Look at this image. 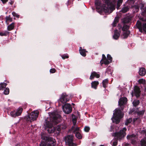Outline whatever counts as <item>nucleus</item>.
<instances>
[{"instance_id":"obj_1","label":"nucleus","mask_w":146,"mask_h":146,"mask_svg":"<svg viewBox=\"0 0 146 146\" xmlns=\"http://www.w3.org/2000/svg\"><path fill=\"white\" fill-rule=\"evenodd\" d=\"M49 115L50 117L45 120L44 125L49 133H52L55 132V127H53V125L56 124L60 121L61 117L57 111L50 112Z\"/></svg>"},{"instance_id":"obj_2","label":"nucleus","mask_w":146,"mask_h":146,"mask_svg":"<svg viewBox=\"0 0 146 146\" xmlns=\"http://www.w3.org/2000/svg\"><path fill=\"white\" fill-rule=\"evenodd\" d=\"M106 4L104 7H101L100 1L98 0L95 1V4L96 5L97 11L99 13L102 11L105 13H111L115 9V4L114 2V0H105Z\"/></svg>"},{"instance_id":"obj_3","label":"nucleus","mask_w":146,"mask_h":146,"mask_svg":"<svg viewBox=\"0 0 146 146\" xmlns=\"http://www.w3.org/2000/svg\"><path fill=\"white\" fill-rule=\"evenodd\" d=\"M120 108L115 110L113 114V117L111 119L113 123L116 124L120 122V119L122 117L123 114Z\"/></svg>"},{"instance_id":"obj_4","label":"nucleus","mask_w":146,"mask_h":146,"mask_svg":"<svg viewBox=\"0 0 146 146\" xmlns=\"http://www.w3.org/2000/svg\"><path fill=\"white\" fill-rule=\"evenodd\" d=\"M42 139L43 142H45L48 146H55L56 144V141L54 139L48 136H47L44 133L41 135Z\"/></svg>"},{"instance_id":"obj_5","label":"nucleus","mask_w":146,"mask_h":146,"mask_svg":"<svg viewBox=\"0 0 146 146\" xmlns=\"http://www.w3.org/2000/svg\"><path fill=\"white\" fill-rule=\"evenodd\" d=\"M39 113V112L38 110L34 111L26 117L25 119L27 121L31 122L36 119Z\"/></svg>"},{"instance_id":"obj_6","label":"nucleus","mask_w":146,"mask_h":146,"mask_svg":"<svg viewBox=\"0 0 146 146\" xmlns=\"http://www.w3.org/2000/svg\"><path fill=\"white\" fill-rule=\"evenodd\" d=\"M126 130V128H124L123 129L120 130L119 132L114 133L113 135L117 139H121L126 135L125 131Z\"/></svg>"},{"instance_id":"obj_7","label":"nucleus","mask_w":146,"mask_h":146,"mask_svg":"<svg viewBox=\"0 0 146 146\" xmlns=\"http://www.w3.org/2000/svg\"><path fill=\"white\" fill-rule=\"evenodd\" d=\"M66 143L69 146H76V145L73 143V136L72 135H68L65 137L64 139Z\"/></svg>"},{"instance_id":"obj_8","label":"nucleus","mask_w":146,"mask_h":146,"mask_svg":"<svg viewBox=\"0 0 146 146\" xmlns=\"http://www.w3.org/2000/svg\"><path fill=\"white\" fill-rule=\"evenodd\" d=\"M72 121L74 124V126L72 127V129L73 131L76 133L77 132L80 131V130L79 127H77L75 124L76 122V118L75 115H72Z\"/></svg>"},{"instance_id":"obj_9","label":"nucleus","mask_w":146,"mask_h":146,"mask_svg":"<svg viewBox=\"0 0 146 146\" xmlns=\"http://www.w3.org/2000/svg\"><path fill=\"white\" fill-rule=\"evenodd\" d=\"M102 58L101 61H103L104 63L105 64H108L110 63L112 60V58L109 54H108L107 58L104 54L102 55Z\"/></svg>"},{"instance_id":"obj_10","label":"nucleus","mask_w":146,"mask_h":146,"mask_svg":"<svg viewBox=\"0 0 146 146\" xmlns=\"http://www.w3.org/2000/svg\"><path fill=\"white\" fill-rule=\"evenodd\" d=\"M136 26L139 31L142 32L143 30L146 32V23H144L142 25L139 21H137L136 23Z\"/></svg>"},{"instance_id":"obj_11","label":"nucleus","mask_w":146,"mask_h":146,"mask_svg":"<svg viewBox=\"0 0 146 146\" xmlns=\"http://www.w3.org/2000/svg\"><path fill=\"white\" fill-rule=\"evenodd\" d=\"M69 96L65 94H62L61 97L58 100V102L59 103L61 102L62 104H64L69 101Z\"/></svg>"},{"instance_id":"obj_12","label":"nucleus","mask_w":146,"mask_h":146,"mask_svg":"<svg viewBox=\"0 0 146 146\" xmlns=\"http://www.w3.org/2000/svg\"><path fill=\"white\" fill-rule=\"evenodd\" d=\"M64 111L66 114L70 113L72 110V108L70 105L68 104H66L62 106Z\"/></svg>"},{"instance_id":"obj_13","label":"nucleus","mask_w":146,"mask_h":146,"mask_svg":"<svg viewBox=\"0 0 146 146\" xmlns=\"http://www.w3.org/2000/svg\"><path fill=\"white\" fill-rule=\"evenodd\" d=\"M127 101V99L126 98H120L118 102L119 106L120 107L121 110H122L123 108V105L125 104Z\"/></svg>"},{"instance_id":"obj_14","label":"nucleus","mask_w":146,"mask_h":146,"mask_svg":"<svg viewBox=\"0 0 146 146\" xmlns=\"http://www.w3.org/2000/svg\"><path fill=\"white\" fill-rule=\"evenodd\" d=\"M131 95L132 96H135L137 97H138L140 95V91L139 88L137 86H135L134 91L132 92Z\"/></svg>"},{"instance_id":"obj_15","label":"nucleus","mask_w":146,"mask_h":146,"mask_svg":"<svg viewBox=\"0 0 146 146\" xmlns=\"http://www.w3.org/2000/svg\"><path fill=\"white\" fill-rule=\"evenodd\" d=\"M127 139L129 140L130 139L131 141V143L134 144L136 142L137 137L135 135L133 134L132 135H127Z\"/></svg>"},{"instance_id":"obj_16","label":"nucleus","mask_w":146,"mask_h":146,"mask_svg":"<svg viewBox=\"0 0 146 146\" xmlns=\"http://www.w3.org/2000/svg\"><path fill=\"white\" fill-rule=\"evenodd\" d=\"M94 77H96L97 78H99L100 77L99 75L95 72H93L91 73L90 77V79L92 80Z\"/></svg>"},{"instance_id":"obj_17","label":"nucleus","mask_w":146,"mask_h":146,"mask_svg":"<svg viewBox=\"0 0 146 146\" xmlns=\"http://www.w3.org/2000/svg\"><path fill=\"white\" fill-rule=\"evenodd\" d=\"M139 72L140 75L141 76H144L146 73V71L144 68H141L140 69Z\"/></svg>"},{"instance_id":"obj_18","label":"nucleus","mask_w":146,"mask_h":146,"mask_svg":"<svg viewBox=\"0 0 146 146\" xmlns=\"http://www.w3.org/2000/svg\"><path fill=\"white\" fill-rule=\"evenodd\" d=\"M79 51L81 55L83 56H86V52H87L86 51L85 49H82L81 47H80L79 48Z\"/></svg>"},{"instance_id":"obj_19","label":"nucleus","mask_w":146,"mask_h":146,"mask_svg":"<svg viewBox=\"0 0 146 146\" xmlns=\"http://www.w3.org/2000/svg\"><path fill=\"white\" fill-rule=\"evenodd\" d=\"M98 84L99 82L98 81H94L92 82L91 83L92 87L95 89H96Z\"/></svg>"},{"instance_id":"obj_20","label":"nucleus","mask_w":146,"mask_h":146,"mask_svg":"<svg viewBox=\"0 0 146 146\" xmlns=\"http://www.w3.org/2000/svg\"><path fill=\"white\" fill-rule=\"evenodd\" d=\"M120 35V33L117 30H116L115 31L114 34L113 36V38L115 39H117L119 36Z\"/></svg>"},{"instance_id":"obj_21","label":"nucleus","mask_w":146,"mask_h":146,"mask_svg":"<svg viewBox=\"0 0 146 146\" xmlns=\"http://www.w3.org/2000/svg\"><path fill=\"white\" fill-rule=\"evenodd\" d=\"M119 17H116L114 19V21L112 23L113 27H115L116 26V24L118 23L119 21Z\"/></svg>"},{"instance_id":"obj_22","label":"nucleus","mask_w":146,"mask_h":146,"mask_svg":"<svg viewBox=\"0 0 146 146\" xmlns=\"http://www.w3.org/2000/svg\"><path fill=\"white\" fill-rule=\"evenodd\" d=\"M14 27V23H13L7 27V30L11 31L13 29Z\"/></svg>"},{"instance_id":"obj_23","label":"nucleus","mask_w":146,"mask_h":146,"mask_svg":"<svg viewBox=\"0 0 146 146\" xmlns=\"http://www.w3.org/2000/svg\"><path fill=\"white\" fill-rule=\"evenodd\" d=\"M23 109L22 108H19L17 110V111L15 112L17 116L20 115L22 112Z\"/></svg>"},{"instance_id":"obj_24","label":"nucleus","mask_w":146,"mask_h":146,"mask_svg":"<svg viewBox=\"0 0 146 146\" xmlns=\"http://www.w3.org/2000/svg\"><path fill=\"white\" fill-rule=\"evenodd\" d=\"M6 23H7L8 25L9 23V22H10L12 21V19L10 17V16H7L6 17Z\"/></svg>"},{"instance_id":"obj_25","label":"nucleus","mask_w":146,"mask_h":146,"mask_svg":"<svg viewBox=\"0 0 146 146\" xmlns=\"http://www.w3.org/2000/svg\"><path fill=\"white\" fill-rule=\"evenodd\" d=\"M141 143L142 146H146V138L142 139L141 141Z\"/></svg>"},{"instance_id":"obj_26","label":"nucleus","mask_w":146,"mask_h":146,"mask_svg":"<svg viewBox=\"0 0 146 146\" xmlns=\"http://www.w3.org/2000/svg\"><path fill=\"white\" fill-rule=\"evenodd\" d=\"M6 83H3L0 84V90H3L4 88H5L7 85Z\"/></svg>"},{"instance_id":"obj_27","label":"nucleus","mask_w":146,"mask_h":146,"mask_svg":"<svg viewBox=\"0 0 146 146\" xmlns=\"http://www.w3.org/2000/svg\"><path fill=\"white\" fill-rule=\"evenodd\" d=\"M108 80L107 79L104 80L103 81L102 84L104 87L105 88L106 87V85L108 84Z\"/></svg>"},{"instance_id":"obj_28","label":"nucleus","mask_w":146,"mask_h":146,"mask_svg":"<svg viewBox=\"0 0 146 146\" xmlns=\"http://www.w3.org/2000/svg\"><path fill=\"white\" fill-rule=\"evenodd\" d=\"M75 133V135L76 137L79 139H81L82 136L80 133V131L79 132H77Z\"/></svg>"},{"instance_id":"obj_29","label":"nucleus","mask_w":146,"mask_h":146,"mask_svg":"<svg viewBox=\"0 0 146 146\" xmlns=\"http://www.w3.org/2000/svg\"><path fill=\"white\" fill-rule=\"evenodd\" d=\"M130 34V32L129 31H124L123 33V35L124 38H126Z\"/></svg>"},{"instance_id":"obj_30","label":"nucleus","mask_w":146,"mask_h":146,"mask_svg":"<svg viewBox=\"0 0 146 146\" xmlns=\"http://www.w3.org/2000/svg\"><path fill=\"white\" fill-rule=\"evenodd\" d=\"M138 82L140 84H145L146 83V80L143 78L139 80Z\"/></svg>"},{"instance_id":"obj_31","label":"nucleus","mask_w":146,"mask_h":146,"mask_svg":"<svg viewBox=\"0 0 146 146\" xmlns=\"http://www.w3.org/2000/svg\"><path fill=\"white\" fill-rule=\"evenodd\" d=\"M128 10H129L128 8L127 7H123L122 9L121 10V11L123 13H125L127 12Z\"/></svg>"},{"instance_id":"obj_32","label":"nucleus","mask_w":146,"mask_h":146,"mask_svg":"<svg viewBox=\"0 0 146 146\" xmlns=\"http://www.w3.org/2000/svg\"><path fill=\"white\" fill-rule=\"evenodd\" d=\"M139 103V102L138 100H135L133 102V105L135 106H136L138 105Z\"/></svg>"},{"instance_id":"obj_33","label":"nucleus","mask_w":146,"mask_h":146,"mask_svg":"<svg viewBox=\"0 0 146 146\" xmlns=\"http://www.w3.org/2000/svg\"><path fill=\"white\" fill-rule=\"evenodd\" d=\"M132 121V119L131 118H129V119H127L125 122V125H127L129 123H130Z\"/></svg>"},{"instance_id":"obj_34","label":"nucleus","mask_w":146,"mask_h":146,"mask_svg":"<svg viewBox=\"0 0 146 146\" xmlns=\"http://www.w3.org/2000/svg\"><path fill=\"white\" fill-rule=\"evenodd\" d=\"M129 27L127 25H124L122 29L123 31H127V30L129 29Z\"/></svg>"},{"instance_id":"obj_35","label":"nucleus","mask_w":146,"mask_h":146,"mask_svg":"<svg viewBox=\"0 0 146 146\" xmlns=\"http://www.w3.org/2000/svg\"><path fill=\"white\" fill-rule=\"evenodd\" d=\"M10 115L12 117H15L17 116L15 111H12L10 113Z\"/></svg>"},{"instance_id":"obj_36","label":"nucleus","mask_w":146,"mask_h":146,"mask_svg":"<svg viewBox=\"0 0 146 146\" xmlns=\"http://www.w3.org/2000/svg\"><path fill=\"white\" fill-rule=\"evenodd\" d=\"M9 90L8 88H6L4 92V93L5 95H7L9 93Z\"/></svg>"},{"instance_id":"obj_37","label":"nucleus","mask_w":146,"mask_h":146,"mask_svg":"<svg viewBox=\"0 0 146 146\" xmlns=\"http://www.w3.org/2000/svg\"><path fill=\"white\" fill-rule=\"evenodd\" d=\"M55 131L57 130L59 133L61 130V127H60V125H57L56 128L55 127Z\"/></svg>"},{"instance_id":"obj_38","label":"nucleus","mask_w":146,"mask_h":146,"mask_svg":"<svg viewBox=\"0 0 146 146\" xmlns=\"http://www.w3.org/2000/svg\"><path fill=\"white\" fill-rule=\"evenodd\" d=\"M129 19L127 18H125L123 20V22L124 23L129 22Z\"/></svg>"},{"instance_id":"obj_39","label":"nucleus","mask_w":146,"mask_h":146,"mask_svg":"<svg viewBox=\"0 0 146 146\" xmlns=\"http://www.w3.org/2000/svg\"><path fill=\"white\" fill-rule=\"evenodd\" d=\"M123 0H118L117 3V9L119 8V7L120 6V4L122 2Z\"/></svg>"},{"instance_id":"obj_40","label":"nucleus","mask_w":146,"mask_h":146,"mask_svg":"<svg viewBox=\"0 0 146 146\" xmlns=\"http://www.w3.org/2000/svg\"><path fill=\"white\" fill-rule=\"evenodd\" d=\"M12 14L14 17H16L17 18L19 17V15L16 13L15 12H13L12 13Z\"/></svg>"},{"instance_id":"obj_41","label":"nucleus","mask_w":146,"mask_h":146,"mask_svg":"<svg viewBox=\"0 0 146 146\" xmlns=\"http://www.w3.org/2000/svg\"><path fill=\"white\" fill-rule=\"evenodd\" d=\"M61 57H62V58L63 59H64L65 58H68V56L67 54H64L63 55L61 56Z\"/></svg>"},{"instance_id":"obj_42","label":"nucleus","mask_w":146,"mask_h":146,"mask_svg":"<svg viewBox=\"0 0 146 146\" xmlns=\"http://www.w3.org/2000/svg\"><path fill=\"white\" fill-rule=\"evenodd\" d=\"M90 129V128L88 126H86L84 128V130L85 131L88 132Z\"/></svg>"},{"instance_id":"obj_43","label":"nucleus","mask_w":146,"mask_h":146,"mask_svg":"<svg viewBox=\"0 0 146 146\" xmlns=\"http://www.w3.org/2000/svg\"><path fill=\"white\" fill-rule=\"evenodd\" d=\"M60 127H61V129H65L66 127V125H60Z\"/></svg>"},{"instance_id":"obj_44","label":"nucleus","mask_w":146,"mask_h":146,"mask_svg":"<svg viewBox=\"0 0 146 146\" xmlns=\"http://www.w3.org/2000/svg\"><path fill=\"white\" fill-rule=\"evenodd\" d=\"M56 70L54 68L51 69L50 70V72L51 73H54L55 72Z\"/></svg>"},{"instance_id":"obj_45","label":"nucleus","mask_w":146,"mask_h":146,"mask_svg":"<svg viewBox=\"0 0 146 146\" xmlns=\"http://www.w3.org/2000/svg\"><path fill=\"white\" fill-rule=\"evenodd\" d=\"M40 146H48V145L45 142H43L40 145Z\"/></svg>"},{"instance_id":"obj_46","label":"nucleus","mask_w":146,"mask_h":146,"mask_svg":"<svg viewBox=\"0 0 146 146\" xmlns=\"http://www.w3.org/2000/svg\"><path fill=\"white\" fill-rule=\"evenodd\" d=\"M7 33V32L5 33H0V35L1 36H6V33Z\"/></svg>"},{"instance_id":"obj_47","label":"nucleus","mask_w":146,"mask_h":146,"mask_svg":"<svg viewBox=\"0 0 146 146\" xmlns=\"http://www.w3.org/2000/svg\"><path fill=\"white\" fill-rule=\"evenodd\" d=\"M117 141H114L113 142V146H115L117 145Z\"/></svg>"},{"instance_id":"obj_48","label":"nucleus","mask_w":146,"mask_h":146,"mask_svg":"<svg viewBox=\"0 0 146 146\" xmlns=\"http://www.w3.org/2000/svg\"><path fill=\"white\" fill-rule=\"evenodd\" d=\"M1 1H2V3L4 4L6 3L7 1L8 0H1Z\"/></svg>"},{"instance_id":"obj_49","label":"nucleus","mask_w":146,"mask_h":146,"mask_svg":"<svg viewBox=\"0 0 146 146\" xmlns=\"http://www.w3.org/2000/svg\"><path fill=\"white\" fill-rule=\"evenodd\" d=\"M137 118L134 119H133V122H134L137 120Z\"/></svg>"},{"instance_id":"obj_50","label":"nucleus","mask_w":146,"mask_h":146,"mask_svg":"<svg viewBox=\"0 0 146 146\" xmlns=\"http://www.w3.org/2000/svg\"><path fill=\"white\" fill-rule=\"evenodd\" d=\"M9 3H10V4L12 5L13 3V1H11V2H9Z\"/></svg>"},{"instance_id":"obj_51","label":"nucleus","mask_w":146,"mask_h":146,"mask_svg":"<svg viewBox=\"0 0 146 146\" xmlns=\"http://www.w3.org/2000/svg\"><path fill=\"white\" fill-rule=\"evenodd\" d=\"M139 7L138 6H137L136 7V9H139Z\"/></svg>"},{"instance_id":"obj_52","label":"nucleus","mask_w":146,"mask_h":146,"mask_svg":"<svg viewBox=\"0 0 146 146\" xmlns=\"http://www.w3.org/2000/svg\"><path fill=\"white\" fill-rule=\"evenodd\" d=\"M99 146H105L103 145H100Z\"/></svg>"},{"instance_id":"obj_53","label":"nucleus","mask_w":146,"mask_h":146,"mask_svg":"<svg viewBox=\"0 0 146 146\" xmlns=\"http://www.w3.org/2000/svg\"><path fill=\"white\" fill-rule=\"evenodd\" d=\"M128 144H126V145L125 146H128Z\"/></svg>"},{"instance_id":"obj_54","label":"nucleus","mask_w":146,"mask_h":146,"mask_svg":"<svg viewBox=\"0 0 146 146\" xmlns=\"http://www.w3.org/2000/svg\"><path fill=\"white\" fill-rule=\"evenodd\" d=\"M143 113H144V112H143H143H142V113H141V114H143Z\"/></svg>"},{"instance_id":"obj_55","label":"nucleus","mask_w":146,"mask_h":146,"mask_svg":"<svg viewBox=\"0 0 146 146\" xmlns=\"http://www.w3.org/2000/svg\"><path fill=\"white\" fill-rule=\"evenodd\" d=\"M143 21H146V20H143Z\"/></svg>"},{"instance_id":"obj_56","label":"nucleus","mask_w":146,"mask_h":146,"mask_svg":"<svg viewBox=\"0 0 146 146\" xmlns=\"http://www.w3.org/2000/svg\"><path fill=\"white\" fill-rule=\"evenodd\" d=\"M145 91H146V88L145 89Z\"/></svg>"},{"instance_id":"obj_57","label":"nucleus","mask_w":146,"mask_h":146,"mask_svg":"<svg viewBox=\"0 0 146 146\" xmlns=\"http://www.w3.org/2000/svg\"><path fill=\"white\" fill-rule=\"evenodd\" d=\"M145 12H146V9H145Z\"/></svg>"}]
</instances>
